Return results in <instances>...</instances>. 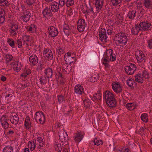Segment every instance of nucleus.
<instances>
[{
    "label": "nucleus",
    "instance_id": "f257e3e1",
    "mask_svg": "<svg viewBox=\"0 0 152 152\" xmlns=\"http://www.w3.org/2000/svg\"><path fill=\"white\" fill-rule=\"evenodd\" d=\"M115 39L116 42V43H118V45L121 44V45L120 46H122L125 45L128 41V39L125 34L121 32L116 34L115 37Z\"/></svg>",
    "mask_w": 152,
    "mask_h": 152
},
{
    "label": "nucleus",
    "instance_id": "f03ea898",
    "mask_svg": "<svg viewBox=\"0 0 152 152\" xmlns=\"http://www.w3.org/2000/svg\"><path fill=\"white\" fill-rule=\"evenodd\" d=\"M34 119L36 122L41 124L45 122V115L42 111L36 112L35 114Z\"/></svg>",
    "mask_w": 152,
    "mask_h": 152
},
{
    "label": "nucleus",
    "instance_id": "7ed1b4c3",
    "mask_svg": "<svg viewBox=\"0 0 152 152\" xmlns=\"http://www.w3.org/2000/svg\"><path fill=\"white\" fill-rule=\"evenodd\" d=\"M125 72L128 75H132L134 73L136 70V65L133 64H129L124 67Z\"/></svg>",
    "mask_w": 152,
    "mask_h": 152
},
{
    "label": "nucleus",
    "instance_id": "20e7f679",
    "mask_svg": "<svg viewBox=\"0 0 152 152\" xmlns=\"http://www.w3.org/2000/svg\"><path fill=\"white\" fill-rule=\"evenodd\" d=\"M72 53L71 52H68L66 53L64 56V61L66 63H68L69 62V65L73 63V61L72 60H75L74 63L76 61L75 58L73 56H72Z\"/></svg>",
    "mask_w": 152,
    "mask_h": 152
},
{
    "label": "nucleus",
    "instance_id": "39448f33",
    "mask_svg": "<svg viewBox=\"0 0 152 152\" xmlns=\"http://www.w3.org/2000/svg\"><path fill=\"white\" fill-rule=\"evenodd\" d=\"M77 28L79 32L84 31L86 26L85 20L84 19H80L78 20L77 23Z\"/></svg>",
    "mask_w": 152,
    "mask_h": 152
},
{
    "label": "nucleus",
    "instance_id": "423d86ee",
    "mask_svg": "<svg viewBox=\"0 0 152 152\" xmlns=\"http://www.w3.org/2000/svg\"><path fill=\"white\" fill-rule=\"evenodd\" d=\"M48 34L51 37H55L57 36L58 34L57 28L53 26H50L48 28Z\"/></svg>",
    "mask_w": 152,
    "mask_h": 152
},
{
    "label": "nucleus",
    "instance_id": "0eeeda50",
    "mask_svg": "<svg viewBox=\"0 0 152 152\" xmlns=\"http://www.w3.org/2000/svg\"><path fill=\"white\" fill-rule=\"evenodd\" d=\"M138 26H140L141 28V30H143L145 31H147L150 30L151 28V25L150 23L148 22L147 21L145 22H140Z\"/></svg>",
    "mask_w": 152,
    "mask_h": 152
},
{
    "label": "nucleus",
    "instance_id": "6e6552de",
    "mask_svg": "<svg viewBox=\"0 0 152 152\" xmlns=\"http://www.w3.org/2000/svg\"><path fill=\"white\" fill-rule=\"evenodd\" d=\"M135 56L138 62L142 61L145 58V55L141 50H137L135 53Z\"/></svg>",
    "mask_w": 152,
    "mask_h": 152
},
{
    "label": "nucleus",
    "instance_id": "1a4fd4ad",
    "mask_svg": "<svg viewBox=\"0 0 152 152\" xmlns=\"http://www.w3.org/2000/svg\"><path fill=\"white\" fill-rule=\"evenodd\" d=\"M112 88L115 92L118 93L121 92L122 91V86L119 82H114L112 85Z\"/></svg>",
    "mask_w": 152,
    "mask_h": 152
},
{
    "label": "nucleus",
    "instance_id": "9d476101",
    "mask_svg": "<svg viewBox=\"0 0 152 152\" xmlns=\"http://www.w3.org/2000/svg\"><path fill=\"white\" fill-rule=\"evenodd\" d=\"M98 58L99 56L96 53H91L88 57V61L91 64H93L95 62Z\"/></svg>",
    "mask_w": 152,
    "mask_h": 152
},
{
    "label": "nucleus",
    "instance_id": "9b49d317",
    "mask_svg": "<svg viewBox=\"0 0 152 152\" xmlns=\"http://www.w3.org/2000/svg\"><path fill=\"white\" fill-rule=\"evenodd\" d=\"M59 138L62 142H66L68 140V137L66 132L61 131L59 132Z\"/></svg>",
    "mask_w": 152,
    "mask_h": 152
},
{
    "label": "nucleus",
    "instance_id": "f8f14e48",
    "mask_svg": "<svg viewBox=\"0 0 152 152\" xmlns=\"http://www.w3.org/2000/svg\"><path fill=\"white\" fill-rule=\"evenodd\" d=\"M31 17V13L30 12L25 10L23 12V15L21 16V19L25 22L29 21Z\"/></svg>",
    "mask_w": 152,
    "mask_h": 152
},
{
    "label": "nucleus",
    "instance_id": "ddd939ff",
    "mask_svg": "<svg viewBox=\"0 0 152 152\" xmlns=\"http://www.w3.org/2000/svg\"><path fill=\"white\" fill-rule=\"evenodd\" d=\"M73 26H69L68 24L66 23H64L63 25L64 32L66 35H69L73 31Z\"/></svg>",
    "mask_w": 152,
    "mask_h": 152
},
{
    "label": "nucleus",
    "instance_id": "4468645a",
    "mask_svg": "<svg viewBox=\"0 0 152 152\" xmlns=\"http://www.w3.org/2000/svg\"><path fill=\"white\" fill-rule=\"evenodd\" d=\"M50 7H46L42 11V14L44 17L47 16L48 17H52L53 15L52 12Z\"/></svg>",
    "mask_w": 152,
    "mask_h": 152
},
{
    "label": "nucleus",
    "instance_id": "2eb2a0df",
    "mask_svg": "<svg viewBox=\"0 0 152 152\" xmlns=\"http://www.w3.org/2000/svg\"><path fill=\"white\" fill-rule=\"evenodd\" d=\"M1 124L4 129H7L9 126L8 121L9 119L6 118L5 115L2 116L0 119Z\"/></svg>",
    "mask_w": 152,
    "mask_h": 152
},
{
    "label": "nucleus",
    "instance_id": "dca6fc26",
    "mask_svg": "<svg viewBox=\"0 0 152 152\" xmlns=\"http://www.w3.org/2000/svg\"><path fill=\"white\" fill-rule=\"evenodd\" d=\"M50 7L52 12H58V11L60 12L59 6L57 2L53 1Z\"/></svg>",
    "mask_w": 152,
    "mask_h": 152
},
{
    "label": "nucleus",
    "instance_id": "f3484780",
    "mask_svg": "<svg viewBox=\"0 0 152 152\" xmlns=\"http://www.w3.org/2000/svg\"><path fill=\"white\" fill-rule=\"evenodd\" d=\"M74 92L77 94L81 95L84 91L83 86L80 85H77L74 87Z\"/></svg>",
    "mask_w": 152,
    "mask_h": 152
},
{
    "label": "nucleus",
    "instance_id": "a211bd4d",
    "mask_svg": "<svg viewBox=\"0 0 152 152\" xmlns=\"http://www.w3.org/2000/svg\"><path fill=\"white\" fill-rule=\"evenodd\" d=\"M29 61L32 65L35 66L38 63V60L37 56L35 55H32L30 57Z\"/></svg>",
    "mask_w": 152,
    "mask_h": 152
},
{
    "label": "nucleus",
    "instance_id": "6ab92c4d",
    "mask_svg": "<svg viewBox=\"0 0 152 152\" xmlns=\"http://www.w3.org/2000/svg\"><path fill=\"white\" fill-rule=\"evenodd\" d=\"M10 118V121L12 124L17 125L18 124L19 121V118L18 115L17 114L14 116L11 115Z\"/></svg>",
    "mask_w": 152,
    "mask_h": 152
},
{
    "label": "nucleus",
    "instance_id": "aec40b11",
    "mask_svg": "<svg viewBox=\"0 0 152 152\" xmlns=\"http://www.w3.org/2000/svg\"><path fill=\"white\" fill-rule=\"evenodd\" d=\"M104 98H105V100H109L110 99H111L114 97L113 94L108 91H106L103 94Z\"/></svg>",
    "mask_w": 152,
    "mask_h": 152
},
{
    "label": "nucleus",
    "instance_id": "412c9836",
    "mask_svg": "<svg viewBox=\"0 0 152 152\" xmlns=\"http://www.w3.org/2000/svg\"><path fill=\"white\" fill-rule=\"evenodd\" d=\"M84 136L81 132H77L76 133L75 135L73 137L74 139L76 142H79L83 138Z\"/></svg>",
    "mask_w": 152,
    "mask_h": 152
},
{
    "label": "nucleus",
    "instance_id": "4be33fe9",
    "mask_svg": "<svg viewBox=\"0 0 152 152\" xmlns=\"http://www.w3.org/2000/svg\"><path fill=\"white\" fill-rule=\"evenodd\" d=\"M139 24H135V26L133 27L131 30L132 34L134 35H137L139 31H142L140 26H138Z\"/></svg>",
    "mask_w": 152,
    "mask_h": 152
},
{
    "label": "nucleus",
    "instance_id": "5701e85b",
    "mask_svg": "<svg viewBox=\"0 0 152 152\" xmlns=\"http://www.w3.org/2000/svg\"><path fill=\"white\" fill-rule=\"evenodd\" d=\"M104 0H95L96 7L98 9V10H101L103 5Z\"/></svg>",
    "mask_w": 152,
    "mask_h": 152
},
{
    "label": "nucleus",
    "instance_id": "b1692460",
    "mask_svg": "<svg viewBox=\"0 0 152 152\" xmlns=\"http://www.w3.org/2000/svg\"><path fill=\"white\" fill-rule=\"evenodd\" d=\"M143 6L148 9H152V0H144Z\"/></svg>",
    "mask_w": 152,
    "mask_h": 152
},
{
    "label": "nucleus",
    "instance_id": "393cba45",
    "mask_svg": "<svg viewBox=\"0 0 152 152\" xmlns=\"http://www.w3.org/2000/svg\"><path fill=\"white\" fill-rule=\"evenodd\" d=\"M46 77L47 78H51L53 75V70L52 69L48 68L46 69L45 70Z\"/></svg>",
    "mask_w": 152,
    "mask_h": 152
},
{
    "label": "nucleus",
    "instance_id": "a878e982",
    "mask_svg": "<svg viewBox=\"0 0 152 152\" xmlns=\"http://www.w3.org/2000/svg\"><path fill=\"white\" fill-rule=\"evenodd\" d=\"M99 39L101 40L102 42L105 43L108 41L107 39V34H103V33L99 34Z\"/></svg>",
    "mask_w": 152,
    "mask_h": 152
},
{
    "label": "nucleus",
    "instance_id": "bb28decb",
    "mask_svg": "<svg viewBox=\"0 0 152 152\" xmlns=\"http://www.w3.org/2000/svg\"><path fill=\"white\" fill-rule=\"evenodd\" d=\"M21 65L20 63L18 61H16L14 62L13 68L14 71L18 72L21 69Z\"/></svg>",
    "mask_w": 152,
    "mask_h": 152
},
{
    "label": "nucleus",
    "instance_id": "cd10ccee",
    "mask_svg": "<svg viewBox=\"0 0 152 152\" xmlns=\"http://www.w3.org/2000/svg\"><path fill=\"white\" fill-rule=\"evenodd\" d=\"M135 81L140 83H143V77L142 76L141 73H138L135 76Z\"/></svg>",
    "mask_w": 152,
    "mask_h": 152
},
{
    "label": "nucleus",
    "instance_id": "c85d7f7f",
    "mask_svg": "<svg viewBox=\"0 0 152 152\" xmlns=\"http://www.w3.org/2000/svg\"><path fill=\"white\" fill-rule=\"evenodd\" d=\"M136 13L135 10L129 11L127 14V17L130 19H134L136 16Z\"/></svg>",
    "mask_w": 152,
    "mask_h": 152
},
{
    "label": "nucleus",
    "instance_id": "c756f323",
    "mask_svg": "<svg viewBox=\"0 0 152 152\" xmlns=\"http://www.w3.org/2000/svg\"><path fill=\"white\" fill-rule=\"evenodd\" d=\"M136 105L134 103H130L127 104L126 105V107L130 110H132L135 109Z\"/></svg>",
    "mask_w": 152,
    "mask_h": 152
},
{
    "label": "nucleus",
    "instance_id": "7c9ffc66",
    "mask_svg": "<svg viewBox=\"0 0 152 152\" xmlns=\"http://www.w3.org/2000/svg\"><path fill=\"white\" fill-rule=\"evenodd\" d=\"M7 42L9 45L12 48H14L16 47L15 46V42L13 39L11 38H8Z\"/></svg>",
    "mask_w": 152,
    "mask_h": 152
},
{
    "label": "nucleus",
    "instance_id": "2f4dec72",
    "mask_svg": "<svg viewBox=\"0 0 152 152\" xmlns=\"http://www.w3.org/2000/svg\"><path fill=\"white\" fill-rule=\"evenodd\" d=\"M36 25L34 24H32L27 27V30L30 32L33 33L35 30Z\"/></svg>",
    "mask_w": 152,
    "mask_h": 152
},
{
    "label": "nucleus",
    "instance_id": "473e14b6",
    "mask_svg": "<svg viewBox=\"0 0 152 152\" xmlns=\"http://www.w3.org/2000/svg\"><path fill=\"white\" fill-rule=\"evenodd\" d=\"M44 55L45 56L47 57L48 60L49 61L52 60L53 57V55L52 51L50 52L44 53Z\"/></svg>",
    "mask_w": 152,
    "mask_h": 152
},
{
    "label": "nucleus",
    "instance_id": "72a5a7b5",
    "mask_svg": "<svg viewBox=\"0 0 152 152\" xmlns=\"http://www.w3.org/2000/svg\"><path fill=\"white\" fill-rule=\"evenodd\" d=\"M141 119L144 122L146 123L148 120V114L146 113H144L142 114L140 117Z\"/></svg>",
    "mask_w": 152,
    "mask_h": 152
},
{
    "label": "nucleus",
    "instance_id": "f704fd0d",
    "mask_svg": "<svg viewBox=\"0 0 152 152\" xmlns=\"http://www.w3.org/2000/svg\"><path fill=\"white\" fill-rule=\"evenodd\" d=\"M13 148L11 146H6L3 149V152H13Z\"/></svg>",
    "mask_w": 152,
    "mask_h": 152
},
{
    "label": "nucleus",
    "instance_id": "c9c22d12",
    "mask_svg": "<svg viewBox=\"0 0 152 152\" xmlns=\"http://www.w3.org/2000/svg\"><path fill=\"white\" fill-rule=\"evenodd\" d=\"M149 74L148 71L144 69L142 71V76L143 78H144L145 79H148L149 77Z\"/></svg>",
    "mask_w": 152,
    "mask_h": 152
},
{
    "label": "nucleus",
    "instance_id": "e433bc0d",
    "mask_svg": "<svg viewBox=\"0 0 152 152\" xmlns=\"http://www.w3.org/2000/svg\"><path fill=\"white\" fill-rule=\"evenodd\" d=\"M134 82V80L132 78L129 79L126 81L127 84L130 87H133Z\"/></svg>",
    "mask_w": 152,
    "mask_h": 152
},
{
    "label": "nucleus",
    "instance_id": "4c0bfd02",
    "mask_svg": "<svg viewBox=\"0 0 152 152\" xmlns=\"http://www.w3.org/2000/svg\"><path fill=\"white\" fill-rule=\"evenodd\" d=\"M83 102L84 106L86 108L88 107L91 104L90 101L88 99H85L83 100Z\"/></svg>",
    "mask_w": 152,
    "mask_h": 152
},
{
    "label": "nucleus",
    "instance_id": "58836bf2",
    "mask_svg": "<svg viewBox=\"0 0 152 152\" xmlns=\"http://www.w3.org/2000/svg\"><path fill=\"white\" fill-rule=\"evenodd\" d=\"M112 102L107 103L109 107H116L117 102L116 100L112 101Z\"/></svg>",
    "mask_w": 152,
    "mask_h": 152
},
{
    "label": "nucleus",
    "instance_id": "ea45409f",
    "mask_svg": "<svg viewBox=\"0 0 152 152\" xmlns=\"http://www.w3.org/2000/svg\"><path fill=\"white\" fill-rule=\"evenodd\" d=\"M56 51L58 55H61L64 53V49L60 46H58L56 48Z\"/></svg>",
    "mask_w": 152,
    "mask_h": 152
},
{
    "label": "nucleus",
    "instance_id": "a19ab883",
    "mask_svg": "<svg viewBox=\"0 0 152 152\" xmlns=\"http://www.w3.org/2000/svg\"><path fill=\"white\" fill-rule=\"evenodd\" d=\"M93 97L96 100H100L101 98V94L98 92L97 93L93 95Z\"/></svg>",
    "mask_w": 152,
    "mask_h": 152
},
{
    "label": "nucleus",
    "instance_id": "79ce46f5",
    "mask_svg": "<svg viewBox=\"0 0 152 152\" xmlns=\"http://www.w3.org/2000/svg\"><path fill=\"white\" fill-rule=\"evenodd\" d=\"M93 141L95 145L99 146L100 144H103V141L102 140H98L97 138H95L93 140Z\"/></svg>",
    "mask_w": 152,
    "mask_h": 152
},
{
    "label": "nucleus",
    "instance_id": "37998d69",
    "mask_svg": "<svg viewBox=\"0 0 152 152\" xmlns=\"http://www.w3.org/2000/svg\"><path fill=\"white\" fill-rule=\"evenodd\" d=\"M26 3L30 7L34 5V4L35 3V0H26Z\"/></svg>",
    "mask_w": 152,
    "mask_h": 152
},
{
    "label": "nucleus",
    "instance_id": "c03bdc74",
    "mask_svg": "<svg viewBox=\"0 0 152 152\" xmlns=\"http://www.w3.org/2000/svg\"><path fill=\"white\" fill-rule=\"evenodd\" d=\"M57 98L59 104L62 103L65 100L64 96L62 95H59L57 96Z\"/></svg>",
    "mask_w": 152,
    "mask_h": 152
},
{
    "label": "nucleus",
    "instance_id": "a18cd8bd",
    "mask_svg": "<svg viewBox=\"0 0 152 152\" xmlns=\"http://www.w3.org/2000/svg\"><path fill=\"white\" fill-rule=\"evenodd\" d=\"M54 147L56 151L61 150L62 149L61 144L60 143H57V142H55L54 144Z\"/></svg>",
    "mask_w": 152,
    "mask_h": 152
},
{
    "label": "nucleus",
    "instance_id": "49530a36",
    "mask_svg": "<svg viewBox=\"0 0 152 152\" xmlns=\"http://www.w3.org/2000/svg\"><path fill=\"white\" fill-rule=\"evenodd\" d=\"M121 0H111L112 4L113 6L118 5L121 2Z\"/></svg>",
    "mask_w": 152,
    "mask_h": 152
},
{
    "label": "nucleus",
    "instance_id": "de8ad7c7",
    "mask_svg": "<svg viewBox=\"0 0 152 152\" xmlns=\"http://www.w3.org/2000/svg\"><path fill=\"white\" fill-rule=\"evenodd\" d=\"M39 81L42 85L45 84L47 82L45 77H41L39 79Z\"/></svg>",
    "mask_w": 152,
    "mask_h": 152
},
{
    "label": "nucleus",
    "instance_id": "09e8293b",
    "mask_svg": "<svg viewBox=\"0 0 152 152\" xmlns=\"http://www.w3.org/2000/svg\"><path fill=\"white\" fill-rule=\"evenodd\" d=\"M66 4L67 7L72 6L74 4V1L73 0H67Z\"/></svg>",
    "mask_w": 152,
    "mask_h": 152
},
{
    "label": "nucleus",
    "instance_id": "8fccbe9b",
    "mask_svg": "<svg viewBox=\"0 0 152 152\" xmlns=\"http://www.w3.org/2000/svg\"><path fill=\"white\" fill-rule=\"evenodd\" d=\"M30 38V36L29 35H24L22 36V39H24L25 41L29 42Z\"/></svg>",
    "mask_w": 152,
    "mask_h": 152
},
{
    "label": "nucleus",
    "instance_id": "3c124183",
    "mask_svg": "<svg viewBox=\"0 0 152 152\" xmlns=\"http://www.w3.org/2000/svg\"><path fill=\"white\" fill-rule=\"evenodd\" d=\"M137 133L141 135L144 134V129L143 127H141L137 131Z\"/></svg>",
    "mask_w": 152,
    "mask_h": 152
},
{
    "label": "nucleus",
    "instance_id": "603ef678",
    "mask_svg": "<svg viewBox=\"0 0 152 152\" xmlns=\"http://www.w3.org/2000/svg\"><path fill=\"white\" fill-rule=\"evenodd\" d=\"M24 126L26 129H29L31 126V122L25 121L24 123Z\"/></svg>",
    "mask_w": 152,
    "mask_h": 152
},
{
    "label": "nucleus",
    "instance_id": "864d4df0",
    "mask_svg": "<svg viewBox=\"0 0 152 152\" xmlns=\"http://www.w3.org/2000/svg\"><path fill=\"white\" fill-rule=\"evenodd\" d=\"M3 1V2H2L3 3H1V4H0V5L1 6L7 7L9 5L10 3L7 1L6 0H4Z\"/></svg>",
    "mask_w": 152,
    "mask_h": 152
},
{
    "label": "nucleus",
    "instance_id": "5fc2aeb1",
    "mask_svg": "<svg viewBox=\"0 0 152 152\" xmlns=\"http://www.w3.org/2000/svg\"><path fill=\"white\" fill-rule=\"evenodd\" d=\"M18 26L16 24H15L14 23H12L11 27L10 28V30H14L17 31L18 29Z\"/></svg>",
    "mask_w": 152,
    "mask_h": 152
},
{
    "label": "nucleus",
    "instance_id": "6e6d98bb",
    "mask_svg": "<svg viewBox=\"0 0 152 152\" xmlns=\"http://www.w3.org/2000/svg\"><path fill=\"white\" fill-rule=\"evenodd\" d=\"M6 58L7 61H10L12 60L13 57L11 55L7 54L6 56Z\"/></svg>",
    "mask_w": 152,
    "mask_h": 152
},
{
    "label": "nucleus",
    "instance_id": "4d7b16f0",
    "mask_svg": "<svg viewBox=\"0 0 152 152\" xmlns=\"http://www.w3.org/2000/svg\"><path fill=\"white\" fill-rule=\"evenodd\" d=\"M108 53L107 52V51L104 52L103 55V59H105L106 60H109L110 57L108 55Z\"/></svg>",
    "mask_w": 152,
    "mask_h": 152
},
{
    "label": "nucleus",
    "instance_id": "13d9d810",
    "mask_svg": "<svg viewBox=\"0 0 152 152\" xmlns=\"http://www.w3.org/2000/svg\"><path fill=\"white\" fill-rule=\"evenodd\" d=\"M58 3L59 5L61 7L64 6L66 4V2L64 0H59Z\"/></svg>",
    "mask_w": 152,
    "mask_h": 152
},
{
    "label": "nucleus",
    "instance_id": "bf43d9fd",
    "mask_svg": "<svg viewBox=\"0 0 152 152\" xmlns=\"http://www.w3.org/2000/svg\"><path fill=\"white\" fill-rule=\"evenodd\" d=\"M148 47L150 49H152V39L148 40Z\"/></svg>",
    "mask_w": 152,
    "mask_h": 152
},
{
    "label": "nucleus",
    "instance_id": "052dcab7",
    "mask_svg": "<svg viewBox=\"0 0 152 152\" xmlns=\"http://www.w3.org/2000/svg\"><path fill=\"white\" fill-rule=\"evenodd\" d=\"M21 88L23 89L29 86L30 85V83L29 82L26 83L25 84H20Z\"/></svg>",
    "mask_w": 152,
    "mask_h": 152
},
{
    "label": "nucleus",
    "instance_id": "680f3d73",
    "mask_svg": "<svg viewBox=\"0 0 152 152\" xmlns=\"http://www.w3.org/2000/svg\"><path fill=\"white\" fill-rule=\"evenodd\" d=\"M86 7H87V9L86 10V12L87 14L93 11V8L90 5L89 6V7L87 6Z\"/></svg>",
    "mask_w": 152,
    "mask_h": 152
},
{
    "label": "nucleus",
    "instance_id": "e2e57ef3",
    "mask_svg": "<svg viewBox=\"0 0 152 152\" xmlns=\"http://www.w3.org/2000/svg\"><path fill=\"white\" fill-rule=\"evenodd\" d=\"M116 55L115 53L112 54L111 58H110L109 61H114L116 60Z\"/></svg>",
    "mask_w": 152,
    "mask_h": 152
},
{
    "label": "nucleus",
    "instance_id": "0e129e2a",
    "mask_svg": "<svg viewBox=\"0 0 152 152\" xmlns=\"http://www.w3.org/2000/svg\"><path fill=\"white\" fill-rule=\"evenodd\" d=\"M43 65L41 63L40 61L39 62L38 64V65L37 66V69L38 70H39L40 71H41L43 67Z\"/></svg>",
    "mask_w": 152,
    "mask_h": 152
},
{
    "label": "nucleus",
    "instance_id": "69168bd1",
    "mask_svg": "<svg viewBox=\"0 0 152 152\" xmlns=\"http://www.w3.org/2000/svg\"><path fill=\"white\" fill-rule=\"evenodd\" d=\"M16 43L18 45V47L19 48H20L22 46V43L21 39H18L17 40V42H16Z\"/></svg>",
    "mask_w": 152,
    "mask_h": 152
},
{
    "label": "nucleus",
    "instance_id": "338daca9",
    "mask_svg": "<svg viewBox=\"0 0 152 152\" xmlns=\"http://www.w3.org/2000/svg\"><path fill=\"white\" fill-rule=\"evenodd\" d=\"M94 143L93 140L89 142V147L91 148V149H93L95 145Z\"/></svg>",
    "mask_w": 152,
    "mask_h": 152
},
{
    "label": "nucleus",
    "instance_id": "774afa93",
    "mask_svg": "<svg viewBox=\"0 0 152 152\" xmlns=\"http://www.w3.org/2000/svg\"><path fill=\"white\" fill-rule=\"evenodd\" d=\"M5 21V16L4 15L0 16V24L4 23Z\"/></svg>",
    "mask_w": 152,
    "mask_h": 152
}]
</instances>
